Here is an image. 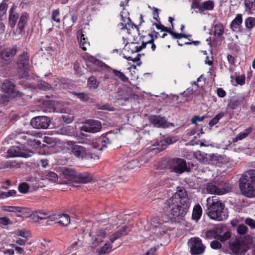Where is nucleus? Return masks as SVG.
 <instances>
[{
	"mask_svg": "<svg viewBox=\"0 0 255 255\" xmlns=\"http://www.w3.org/2000/svg\"><path fill=\"white\" fill-rule=\"evenodd\" d=\"M188 205H182L177 199H169L164 207V211L174 217H182L186 214Z\"/></svg>",
	"mask_w": 255,
	"mask_h": 255,
	"instance_id": "nucleus-2",
	"label": "nucleus"
},
{
	"mask_svg": "<svg viewBox=\"0 0 255 255\" xmlns=\"http://www.w3.org/2000/svg\"><path fill=\"white\" fill-rule=\"evenodd\" d=\"M28 185L26 183H21L18 186L19 191L23 194L27 193L28 190Z\"/></svg>",
	"mask_w": 255,
	"mask_h": 255,
	"instance_id": "nucleus-47",
	"label": "nucleus"
},
{
	"mask_svg": "<svg viewBox=\"0 0 255 255\" xmlns=\"http://www.w3.org/2000/svg\"><path fill=\"white\" fill-rule=\"evenodd\" d=\"M190 247V253L192 255H200L202 254L205 247L203 245L201 240L198 237L191 238L188 242Z\"/></svg>",
	"mask_w": 255,
	"mask_h": 255,
	"instance_id": "nucleus-11",
	"label": "nucleus"
},
{
	"mask_svg": "<svg viewBox=\"0 0 255 255\" xmlns=\"http://www.w3.org/2000/svg\"><path fill=\"white\" fill-rule=\"evenodd\" d=\"M214 36L217 38L222 37L224 32V27L221 23H218L214 26Z\"/></svg>",
	"mask_w": 255,
	"mask_h": 255,
	"instance_id": "nucleus-29",
	"label": "nucleus"
},
{
	"mask_svg": "<svg viewBox=\"0 0 255 255\" xmlns=\"http://www.w3.org/2000/svg\"><path fill=\"white\" fill-rule=\"evenodd\" d=\"M171 198L174 199H177V201L180 202V204L182 205H188L187 194L186 191L184 188H182L178 189L176 193Z\"/></svg>",
	"mask_w": 255,
	"mask_h": 255,
	"instance_id": "nucleus-18",
	"label": "nucleus"
},
{
	"mask_svg": "<svg viewBox=\"0 0 255 255\" xmlns=\"http://www.w3.org/2000/svg\"><path fill=\"white\" fill-rule=\"evenodd\" d=\"M147 44H151V48L152 49V51H154L156 49V45L154 43V38H152L150 40H148L147 42H142L141 45L138 46L135 45V43H130L129 44V46L132 48L131 49V52L134 53V52H138L142 50L143 49L145 48L146 45Z\"/></svg>",
	"mask_w": 255,
	"mask_h": 255,
	"instance_id": "nucleus-17",
	"label": "nucleus"
},
{
	"mask_svg": "<svg viewBox=\"0 0 255 255\" xmlns=\"http://www.w3.org/2000/svg\"><path fill=\"white\" fill-rule=\"evenodd\" d=\"M220 231L218 228H214L212 230H208L205 233V237L207 239H218Z\"/></svg>",
	"mask_w": 255,
	"mask_h": 255,
	"instance_id": "nucleus-30",
	"label": "nucleus"
},
{
	"mask_svg": "<svg viewBox=\"0 0 255 255\" xmlns=\"http://www.w3.org/2000/svg\"><path fill=\"white\" fill-rule=\"evenodd\" d=\"M229 247L231 250L235 255L245 254L249 249L248 246L242 239L236 238L229 241Z\"/></svg>",
	"mask_w": 255,
	"mask_h": 255,
	"instance_id": "nucleus-7",
	"label": "nucleus"
},
{
	"mask_svg": "<svg viewBox=\"0 0 255 255\" xmlns=\"http://www.w3.org/2000/svg\"><path fill=\"white\" fill-rule=\"evenodd\" d=\"M77 38H80V46L84 51L87 50V47L90 46L89 42L87 41V39L85 37L84 34L81 30H79L77 32Z\"/></svg>",
	"mask_w": 255,
	"mask_h": 255,
	"instance_id": "nucleus-24",
	"label": "nucleus"
},
{
	"mask_svg": "<svg viewBox=\"0 0 255 255\" xmlns=\"http://www.w3.org/2000/svg\"><path fill=\"white\" fill-rule=\"evenodd\" d=\"M62 118L65 123L69 124L73 121V117L69 115H63Z\"/></svg>",
	"mask_w": 255,
	"mask_h": 255,
	"instance_id": "nucleus-63",
	"label": "nucleus"
},
{
	"mask_svg": "<svg viewBox=\"0 0 255 255\" xmlns=\"http://www.w3.org/2000/svg\"><path fill=\"white\" fill-rule=\"evenodd\" d=\"M16 6L12 5L9 10L8 17V22L11 28L14 27L19 17V14L15 11Z\"/></svg>",
	"mask_w": 255,
	"mask_h": 255,
	"instance_id": "nucleus-20",
	"label": "nucleus"
},
{
	"mask_svg": "<svg viewBox=\"0 0 255 255\" xmlns=\"http://www.w3.org/2000/svg\"><path fill=\"white\" fill-rule=\"evenodd\" d=\"M224 116L225 113L222 112L216 115L209 122V126L212 127L217 124Z\"/></svg>",
	"mask_w": 255,
	"mask_h": 255,
	"instance_id": "nucleus-37",
	"label": "nucleus"
},
{
	"mask_svg": "<svg viewBox=\"0 0 255 255\" xmlns=\"http://www.w3.org/2000/svg\"><path fill=\"white\" fill-rule=\"evenodd\" d=\"M56 222L64 226H66L70 223V217L64 214L58 215L56 218Z\"/></svg>",
	"mask_w": 255,
	"mask_h": 255,
	"instance_id": "nucleus-26",
	"label": "nucleus"
},
{
	"mask_svg": "<svg viewBox=\"0 0 255 255\" xmlns=\"http://www.w3.org/2000/svg\"><path fill=\"white\" fill-rule=\"evenodd\" d=\"M17 52L16 46L6 47L0 50V64L5 66L9 64Z\"/></svg>",
	"mask_w": 255,
	"mask_h": 255,
	"instance_id": "nucleus-9",
	"label": "nucleus"
},
{
	"mask_svg": "<svg viewBox=\"0 0 255 255\" xmlns=\"http://www.w3.org/2000/svg\"><path fill=\"white\" fill-rule=\"evenodd\" d=\"M253 130V128L250 127L244 131L240 132L235 138L233 139L234 142H237L238 140H242L246 138Z\"/></svg>",
	"mask_w": 255,
	"mask_h": 255,
	"instance_id": "nucleus-31",
	"label": "nucleus"
},
{
	"mask_svg": "<svg viewBox=\"0 0 255 255\" xmlns=\"http://www.w3.org/2000/svg\"><path fill=\"white\" fill-rule=\"evenodd\" d=\"M0 224L7 225L11 224L12 222L9 218L7 217H2L0 218Z\"/></svg>",
	"mask_w": 255,
	"mask_h": 255,
	"instance_id": "nucleus-60",
	"label": "nucleus"
},
{
	"mask_svg": "<svg viewBox=\"0 0 255 255\" xmlns=\"http://www.w3.org/2000/svg\"><path fill=\"white\" fill-rule=\"evenodd\" d=\"M205 118H206V116L200 117L198 116H194L192 118V120H191L192 123L193 124L196 125L197 122H202L205 119Z\"/></svg>",
	"mask_w": 255,
	"mask_h": 255,
	"instance_id": "nucleus-55",
	"label": "nucleus"
},
{
	"mask_svg": "<svg viewBox=\"0 0 255 255\" xmlns=\"http://www.w3.org/2000/svg\"><path fill=\"white\" fill-rule=\"evenodd\" d=\"M51 124V120L47 116H37L33 118L30 122L31 126L37 129H46Z\"/></svg>",
	"mask_w": 255,
	"mask_h": 255,
	"instance_id": "nucleus-13",
	"label": "nucleus"
},
{
	"mask_svg": "<svg viewBox=\"0 0 255 255\" xmlns=\"http://www.w3.org/2000/svg\"><path fill=\"white\" fill-rule=\"evenodd\" d=\"M206 213L211 219L217 221L225 220L228 216L225 205L219 201L213 202L208 207Z\"/></svg>",
	"mask_w": 255,
	"mask_h": 255,
	"instance_id": "nucleus-3",
	"label": "nucleus"
},
{
	"mask_svg": "<svg viewBox=\"0 0 255 255\" xmlns=\"http://www.w3.org/2000/svg\"><path fill=\"white\" fill-rule=\"evenodd\" d=\"M14 85L9 80H5L2 85L1 89L3 91L8 94H14Z\"/></svg>",
	"mask_w": 255,
	"mask_h": 255,
	"instance_id": "nucleus-21",
	"label": "nucleus"
},
{
	"mask_svg": "<svg viewBox=\"0 0 255 255\" xmlns=\"http://www.w3.org/2000/svg\"><path fill=\"white\" fill-rule=\"evenodd\" d=\"M242 22V15L241 14H238L235 18L232 21L230 27L234 31L239 30Z\"/></svg>",
	"mask_w": 255,
	"mask_h": 255,
	"instance_id": "nucleus-25",
	"label": "nucleus"
},
{
	"mask_svg": "<svg viewBox=\"0 0 255 255\" xmlns=\"http://www.w3.org/2000/svg\"><path fill=\"white\" fill-rule=\"evenodd\" d=\"M17 235L27 239L29 237V234L24 230H18L17 232Z\"/></svg>",
	"mask_w": 255,
	"mask_h": 255,
	"instance_id": "nucleus-58",
	"label": "nucleus"
},
{
	"mask_svg": "<svg viewBox=\"0 0 255 255\" xmlns=\"http://www.w3.org/2000/svg\"><path fill=\"white\" fill-rule=\"evenodd\" d=\"M88 85L91 89H96L99 85V82L94 76H91L88 79Z\"/></svg>",
	"mask_w": 255,
	"mask_h": 255,
	"instance_id": "nucleus-35",
	"label": "nucleus"
},
{
	"mask_svg": "<svg viewBox=\"0 0 255 255\" xmlns=\"http://www.w3.org/2000/svg\"><path fill=\"white\" fill-rule=\"evenodd\" d=\"M28 14L26 12H24L21 13L17 27L15 30H14L13 31V33L15 35V37L18 39L20 38L22 36V33L24 30L25 25L28 19Z\"/></svg>",
	"mask_w": 255,
	"mask_h": 255,
	"instance_id": "nucleus-16",
	"label": "nucleus"
},
{
	"mask_svg": "<svg viewBox=\"0 0 255 255\" xmlns=\"http://www.w3.org/2000/svg\"><path fill=\"white\" fill-rule=\"evenodd\" d=\"M18 77L20 79H27L28 77L29 57L25 52L19 55L17 60Z\"/></svg>",
	"mask_w": 255,
	"mask_h": 255,
	"instance_id": "nucleus-4",
	"label": "nucleus"
},
{
	"mask_svg": "<svg viewBox=\"0 0 255 255\" xmlns=\"http://www.w3.org/2000/svg\"><path fill=\"white\" fill-rule=\"evenodd\" d=\"M10 157H22L27 158L31 156L33 152L26 151L23 148L20 146H12L7 152Z\"/></svg>",
	"mask_w": 255,
	"mask_h": 255,
	"instance_id": "nucleus-14",
	"label": "nucleus"
},
{
	"mask_svg": "<svg viewBox=\"0 0 255 255\" xmlns=\"http://www.w3.org/2000/svg\"><path fill=\"white\" fill-rule=\"evenodd\" d=\"M209 157L210 160L213 161L222 162L223 160V156L218 154H210Z\"/></svg>",
	"mask_w": 255,
	"mask_h": 255,
	"instance_id": "nucleus-43",
	"label": "nucleus"
},
{
	"mask_svg": "<svg viewBox=\"0 0 255 255\" xmlns=\"http://www.w3.org/2000/svg\"><path fill=\"white\" fill-rule=\"evenodd\" d=\"M245 223L252 229L255 228V221L251 218H247L245 220Z\"/></svg>",
	"mask_w": 255,
	"mask_h": 255,
	"instance_id": "nucleus-59",
	"label": "nucleus"
},
{
	"mask_svg": "<svg viewBox=\"0 0 255 255\" xmlns=\"http://www.w3.org/2000/svg\"><path fill=\"white\" fill-rule=\"evenodd\" d=\"M15 95L17 96H18L21 97L22 95H23V94L22 93H20V92H18L15 94ZM10 96L12 97H14V96H15V95L12 94V95H2L0 98V103H4V102H8L9 101Z\"/></svg>",
	"mask_w": 255,
	"mask_h": 255,
	"instance_id": "nucleus-40",
	"label": "nucleus"
},
{
	"mask_svg": "<svg viewBox=\"0 0 255 255\" xmlns=\"http://www.w3.org/2000/svg\"><path fill=\"white\" fill-rule=\"evenodd\" d=\"M7 4L5 3H0V20H2V16L6 13Z\"/></svg>",
	"mask_w": 255,
	"mask_h": 255,
	"instance_id": "nucleus-45",
	"label": "nucleus"
},
{
	"mask_svg": "<svg viewBox=\"0 0 255 255\" xmlns=\"http://www.w3.org/2000/svg\"><path fill=\"white\" fill-rule=\"evenodd\" d=\"M245 100V97L243 96H238L233 98L228 104V107L232 110L236 109L238 106L242 105Z\"/></svg>",
	"mask_w": 255,
	"mask_h": 255,
	"instance_id": "nucleus-22",
	"label": "nucleus"
},
{
	"mask_svg": "<svg viewBox=\"0 0 255 255\" xmlns=\"http://www.w3.org/2000/svg\"><path fill=\"white\" fill-rule=\"evenodd\" d=\"M62 172L65 178L69 180H76L77 175L76 171L74 169L63 168Z\"/></svg>",
	"mask_w": 255,
	"mask_h": 255,
	"instance_id": "nucleus-23",
	"label": "nucleus"
},
{
	"mask_svg": "<svg viewBox=\"0 0 255 255\" xmlns=\"http://www.w3.org/2000/svg\"><path fill=\"white\" fill-rule=\"evenodd\" d=\"M170 169L174 172L182 174L184 172L190 171V168L187 166L185 159L182 158H173L169 162Z\"/></svg>",
	"mask_w": 255,
	"mask_h": 255,
	"instance_id": "nucleus-8",
	"label": "nucleus"
},
{
	"mask_svg": "<svg viewBox=\"0 0 255 255\" xmlns=\"http://www.w3.org/2000/svg\"><path fill=\"white\" fill-rule=\"evenodd\" d=\"M60 12L58 9L53 10L51 14V18L53 21H56L57 23H59L60 22V19L58 18L59 16Z\"/></svg>",
	"mask_w": 255,
	"mask_h": 255,
	"instance_id": "nucleus-46",
	"label": "nucleus"
},
{
	"mask_svg": "<svg viewBox=\"0 0 255 255\" xmlns=\"http://www.w3.org/2000/svg\"><path fill=\"white\" fill-rule=\"evenodd\" d=\"M242 194L248 198L255 197V169L245 172L239 181Z\"/></svg>",
	"mask_w": 255,
	"mask_h": 255,
	"instance_id": "nucleus-1",
	"label": "nucleus"
},
{
	"mask_svg": "<svg viewBox=\"0 0 255 255\" xmlns=\"http://www.w3.org/2000/svg\"><path fill=\"white\" fill-rule=\"evenodd\" d=\"M108 226H110V225H104L102 228L90 234L92 238V248L97 247L100 243L103 242L107 235V230Z\"/></svg>",
	"mask_w": 255,
	"mask_h": 255,
	"instance_id": "nucleus-12",
	"label": "nucleus"
},
{
	"mask_svg": "<svg viewBox=\"0 0 255 255\" xmlns=\"http://www.w3.org/2000/svg\"><path fill=\"white\" fill-rule=\"evenodd\" d=\"M46 178L48 180L54 182L56 181L58 179L57 175L53 172H49L47 173L46 175Z\"/></svg>",
	"mask_w": 255,
	"mask_h": 255,
	"instance_id": "nucleus-50",
	"label": "nucleus"
},
{
	"mask_svg": "<svg viewBox=\"0 0 255 255\" xmlns=\"http://www.w3.org/2000/svg\"><path fill=\"white\" fill-rule=\"evenodd\" d=\"M101 128L102 124L100 121L97 120L90 119L87 120L83 123L80 128V130L94 133L100 131Z\"/></svg>",
	"mask_w": 255,
	"mask_h": 255,
	"instance_id": "nucleus-10",
	"label": "nucleus"
},
{
	"mask_svg": "<svg viewBox=\"0 0 255 255\" xmlns=\"http://www.w3.org/2000/svg\"><path fill=\"white\" fill-rule=\"evenodd\" d=\"M140 167L139 163L137 160H133L130 161L128 164V167L129 169H132L136 168H138Z\"/></svg>",
	"mask_w": 255,
	"mask_h": 255,
	"instance_id": "nucleus-52",
	"label": "nucleus"
},
{
	"mask_svg": "<svg viewBox=\"0 0 255 255\" xmlns=\"http://www.w3.org/2000/svg\"><path fill=\"white\" fill-rule=\"evenodd\" d=\"M83 159L87 160L92 159L97 160L99 159V156L96 155L95 154L87 152V151L86 150V155L84 156Z\"/></svg>",
	"mask_w": 255,
	"mask_h": 255,
	"instance_id": "nucleus-48",
	"label": "nucleus"
},
{
	"mask_svg": "<svg viewBox=\"0 0 255 255\" xmlns=\"http://www.w3.org/2000/svg\"><path fill=\"white\" fill-rule=\"evenodd\" d=\"M148 120L151 124L157 128H166L169 127V125L174 126L173 124L167 122L165 117L160 116H150Z\"/></svg>",
	"mask_w": 255,
	"mask_h": 255,
	"instance_id": "nucleus-15",
	"label": "nucleus"
},
{
	"mask_svg": "<svg viewBox=\"0 0 255 255\" xmlns=\"http://www.w3.org/2000/svg\"><path fill=\"white\" fill-rule=\"evenodd\" d=\"M172 143L171 139L170 138H166L164 140H161L160 141V143L159 144V145H161V149H165V146L167 145H169Z\"/></svg>",
	"mask_w": 255,
	"mask_h": 255,
	"instance_id": "nucleus-53",
	"label": "nucleus"
},
{
	"mask_svg": "<svg viewBox=\"0 0 255 255\" xmlns=\"http://www.w3.org/2000/svg\"><path fill=\"white\" fill-rule=\"evenodd\" d=\"M16 137V135L14 133H11L8 135L4 139V140L2 142V144L3 145H6L9 144V140H11L12 139H15Z\"/></svg>",
	"mask_w": 255,
	"mask_h": 255,
	"instance_id": "nucleus-56",
	"label": "nucleus"
},
{
	"mask_svg": "<svg viewBox=\"0 0 255 255\" xmlns=\"http://www.w3.org/2000/svg\"><path fill=\"white\" fill-rule=\"evenodd\" d=\"M108 135V134H107L105 137L99 139V143L101 145L100 150H103L104 147H107L108 145L113 142V140L110 138Z\"/></svg>",
	"mask_w": 255,
	"mask_h": 255,
	"instance_id": "nucleus-32",
	"label": "nucleus"
},
{
	"mask_svg": "<svg viewBox=\"0 0 255 255\" xmlns=\"http://www.w3.org/2000/svg\"><path fill=\"white\" fill-rule=\"evenodd\" d=\"M65 144L67 145V149L69 153L78 159H83L86 155V148L76 142L66 140Z\"/></svg>",
	"mask_w": 255,
	"mask_h": 255,
	"instance_id": "nucleus-6",
	"label": "nucleus"
},
{
	"mask_svg": "<svg viewBox=\"0 0 255 255\" xmlns=\"http://www.w3.org/2000/svg\"><path fill=\"white\" fill-rule=\"evenodd\" d=\"M37 218L40 220H43L48 218L49 215L47 213H44L42 212H38L37 213Z\"/></svg>",
	"mask_w": 255,
	"mask_h": 255,
	"instance_id": "nucleus-61",
	"label": "nucleus"
},
{
	"mask_svg": "<svg viewBox=\"0 0 255 255\" xmlns=\"http://www.w3.org/2000/svg\"><path fill=\"white\" fill-rule=\"evenodd\" d=\"M113 72L114 74L118 77L122 81L127 82L128 80V78L125 76V75L120 71L113 69Z\"/></svg>",
	"mask_w": 255,
	"mask_h": 255,
	"instance_id": "nucleus-42",
	"label": "nucleus"
},
{
	"mask_svg": "<svg viewBox=\"0 0 255 255\" xmlns=\"http://www.w3.org/2000/svg\"><path fill=\"white\" fill-rule=\"evenodd\" d=\"M231 236V234L230 232H226L222 235L219 234L217 239L220 240L221 242H224L230 239Z\"/></svg>",
	"mask_w": 255,
	"mask_h": 255,
	"instance_id": "nucleus-44",
	"label": "nucleus"
},
{
	"mask_svg": "<svg viewBox=\"0 0 255 255\" xmlns=\"http://www.w3.org/2000/svg\"><path fill=\"white\" fill-rule=\"evenodd\" d=\"M206 190L208 193L223 195L230 191L231 186L223 182L214 181L207 184Z\"/></svg>",
	"mask_w": 255,
	"mask_h": 255,
	"instance_id": "nucleus-5",
	"label": "nucleus"
},
{
	"mask_svg": "<svg viewBox=\"0 0 255 255\" xmlns=\"http://www.w3.org/2000/svg\"><path fill=\"white\" fill-rule=\"evenodd\" d=\"M210 246L212 249H216V250L222 248L221 244L219 242H218L216 240L212 241L211 243Z\"/></svg>",
	"mask_w": 255,
	"mask_h": 255,
	"instance_id": "nucleus-57",
	"label": "nucleus"
},
{
	"mask_svg": "<svg viewBox=\"0 0 255 255\" xmlns=\"http://www.w3.org/2000/svg\"><path fill=\"white\" fill-rule=\"evenodd\" d=\"M202 214V209L199 204L196 205L193 210L192 219L198 221L201 218Z\"/></svg>",
	"mask_w": 255,
	"mask_h": 255,
	"instance_id": "nucleus-28",
	"label": "nucleus"
},
{
	"mask_svg": "<svg viewBox=\"0 0 255 255\" xmlns=\"http://www.w3.org/2000/svg\"><path fill=\"white\" fill-rule=\"evenodd\" d=\"M92 176L87 173H84L77 175L76 180L79 183H87L92 181Z\"/></svg>",
	"mask_w": 255,
	"mask_h": 255,
	"instance_id": "nucleus-27",
	"label": "nucleus"
},
{
	"mask_svg": "<svg viewBox=\"0 0 255 255\" xmlns=\"http://www.w3.org/2000/svg\"><path fill=\"white\" fill-rule=\"evenodd\" d=\"M5 211L9 212H20V211L18 207L15 206H8L7 209H5Z\"/></svg>",
	"mask_w": 255,
	"mask_h": 255,
	"instance_id": "nucleus-62",
	"label": "nucleus"
},
{
	"mask_svg": "<svg viewBox=\"0 0 255 255\" xmlns=\"http://www.w3.org/2000/svg\"><path fill=\"white\" fill-rule=\"evenodd\" d=\"M246 8L249 10H255V0H244Z\"/></svg>",
	"mask_w": 255,
	"mask_h": 255,
	"instance_id": "nucleus-41",
	"label": "nucleus"
},
{
	"mask_svg": "<svg viewBox=\"0 0 255 255\" xmlns=\"http://www.w3.org/2000/svg\"><path fill=\"white\" fill-rule=\"evenodd\" d=\"M217 94L220 98H224L226 95V92L222 88H218L217 90Z\"/></svg>",
	"mask_w": 255,
	"mask_h": 255,
	"instance_id": "nucleus-64",
	"label": "nucleus"
},
{
	"mask_svg": "<svg viewBox=\"0 0 255 255\" xmlns=\"http://www.w3.org/2000/svg\"><path fill=\"white\" fill-rule=\"evenodd\" d=\"M37 85L38 88L44 91L49 90L51 88L50 84L42 80L38 81Z\"/></svg>",
	"mask_w": 255,
	"mask_h": 255,
	"instance_id": "nucleus-38",
	"label": "nucleus"
},
{
	"mask_svg": "<svg viewBox=\"0 0 255 255\" xmlns=\"http://www.w3.org/2000/svg\"><path fill=\"white\" fill-rule=\"evenodd\" d=\"M16 192L14 190H11L7 192L2 191L1 197V198H5L10 196H14L16 194Z\"/></svg>",
	"mask_w": 255,
	"mask_h": 255,
	"instance_id": "nucleus-51",
	"label": "nucleus"
},
{
	"mask_svg": "<svg viewBox=\"0 0 255 255\" xmlns=\"http://www.w3.org/2000/svg\"><path fill=\"white\" fill-rule=\"evenodd\" d=\"M246 27L248 29H251L255 26V18L248 17L245 20Z\"/></svg>",
	"mask_w": 255,
	"mask_h": 255,
	"instance_id": "nucleus-39",
	"label": "nucleus"
},
{
	"mask_svg": "<svg viewBox=\"0 0 255 255\" xmlns=\"http://www.w3.org/2000/svg\"><path fill=\"white\" fill-rule=\"evenodd\" d=\"M73 95L76 96L81 101L83 102H87L90 99V94L84 92L77 93L74 92L73 93Z\"/></svg>",
	"mask_w": 255,
	"mask_h": 255,
	"instance_id": "nucleus-33",
	"label": "nucleus"
},
{
	"mask_svg": "<svg viewBox=\"0 0 255 255\" xmlns=\"http://www.w3.org/2000/svg\"><path fill=\"white\" fill-rule=\"evenodd\" d=\"M112 246L110 243H106L104 246L99 249L98 253L99 255H104L109 253L112 250Z\"/></svg>",
	"mask_w": 255,
	"mask_h": 255,
	"instance_id": "nucleus-36",
	"label": "nucleus"
},
{
	"mask_svg": "<svg viewBox=\"0 0 255 255\" xmlns=\"http://www.w3.org/2000/svg\"><path fill=\"white\" fill-rule=\"evenodd\" d=\"M214 2L213 0H209L202 2V11L205 10H211L214 7Z\"/></svg>",
	"mask_w": 255,
	"mask_h": 255,
	"instance_id": "nucleus-34",
	"label": "nucleus"
},
{
	"mask_svg": "<svg viewBox=\"0 0 255 255\" xmlns=\"http://www.w3.org/2000/svg\"><path fill=\"white\" fill-rule=\"evenodd\" d=\"M129 232V230L128 227L127 226H123L112 235L110 240L113 243L121 237L127 235Z\"/></svg>",
	"mask_w": 255,
	"mask_h": 255,
	"instance_id": "nucleus-19",
	"label": "nucleus"
},
{
	"mask_svg": "<svg viewBox=\"0 0 255 255\" xmlns=\"http://www.w3.org/2000/svg\"><path fill=\"white\" fill-rule=\"evenodd\" d=\"M237 230L239 234L244 235L246 233L248 230V228L246 225L244 224H241L238 226Z\"/></svg>",
	"mask_w": 255,
	"mask_h": 255,
	"instance_id": "nucleus-49",
	"label": "nucleus"
},
{
	"mask_svg": "<svg viewBox=\"0 0 255 255\" xmlns=\"http://www.w3.org/2000/svg\"><path fill=\"white\" fill-rule=\"evenodd\" d=\"M245 75H238L236 77V81L238 84L243 85L245 83Z\"/></svg>",
	"mask_w": 255,
	"mask_h": 255,
	"instance_id": "nucleus-54",
	"label": "nucleus"
}]
</instances>
